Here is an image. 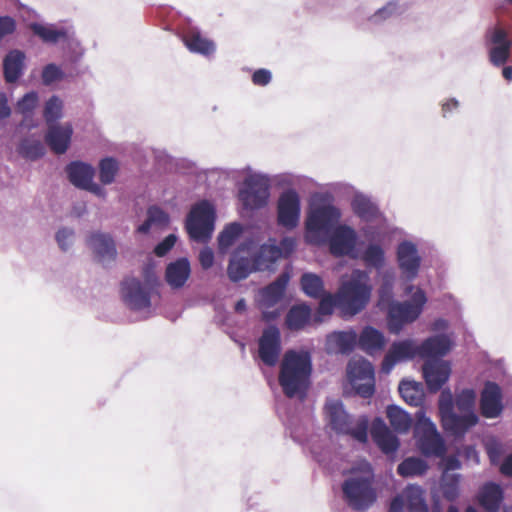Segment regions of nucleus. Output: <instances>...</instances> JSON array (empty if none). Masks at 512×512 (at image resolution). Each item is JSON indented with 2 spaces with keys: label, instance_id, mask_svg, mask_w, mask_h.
Returning a JSON list of instances; mask_svg holds the SVG:
<instances>
[{
  "label": "nucleus",
  "instance_id": "1",
  "mask_svg": "<svg viewBox=\"0 0 512 512\" xmlns=\"http://www.w3.org/2000/svg\"><path fill=\"white\" fill-rule=\"evenodd\" d=\"M313 361L306 349H288L280 362L278 382L283 394L304 401L312 384Z\"/></svg>",
  "mask_w": 512,
  "mask_h": 512
},
{
  "label": "nucleus",
  "instance_id": "2",
  "mask_svg": "<svg viewBox=\"0 0 512 512\" xmlns=\"http://www.w3.org/2000/svg\"><path fill=\"white\" fill-rule=\"evenodd\" d=\"M305 239L314 245H327L330 252L337 257H359L356 248L358 236L353 226H305Z\"/></svg>",
  "mask_w": 512,
  "mask_h": 512
},
{
  "label": "nucleus",
  "instance_id": "3",
  "mask_svg": "<svg viewBox=\"0 0 512 512\" xmlns=\"http://www.w3.org/2000/svg\"><path fill=\"white\" fill-rule=\"evenodd\" d=\"M324 413L330 428L338 435H349L360 443L368 441L369 420L361 416L356 425L340 399H328L324 405Z\"/></svg>",
  "mask_w": 512,
  "mask_h": 512
},
{
  "label": "nucleus",
  "instance_id": "4",
  "mask_svg": "<svg viewBox=\"0 0 512 512\" xmlns=\"http://www.w3.org/2000/svg\"><path fill=\"white\" fill-rule=\"evenodd\" d=\"M366 274L355 270L348 281L343 282L338 289V300L341 303V312L345 316H355L368 305L372 286L363 281Z\"/></svg>",
  "mask_w": 512,
  "mask_h": 512
},
{
  "label": "nucleus",
  "instance_id": "5",
  "mask_svg": "<svg viewBox=\"0 0 512 512\" xmlns=\"http://www.w3.org/2000/svg\"><path fill=\"white\" fill-rule=\"evenodd\" d=\"M427 302L425 292L418 288L410 300L396 301L386 307V324L390 333L398 335L406 325L415 322Z\"/></svg>",
  "mask_w": 512,
  "mask_h": 512
},
{
  "label": "nucleus",
  "instance_id": "6",
  "mask_svg": "<svg viewBox=\"0 0 512 512\" xmlns=\"http://www.w3.org/2000/svg\"><path fill=\"white\" fill-rule=\"evenodd\" d=\"M296 249V240L293 237H283L279 244L275 239L269 238L267 243H263L259 248L248 253L253 261L254 270L258 272L276 270L275 264L281 258H288Z\"/></svg>",
  "mask_w": 512,
  "mask_h": 512
},
{
  "label": "nucleus",
  "instance_id": "7",
  "mask_svg": "<svg viewBox=\"0 0 512 512\" xmlns=\"http://www.w3.org/2000/svg\"><path fill=\"white\" fill-rule=\"evenodd\" d=\"M342 497L349 508L366 512L376 502L377 494L369 478L351 476L341 484Z\"/></svg>",
  "mask_w": 512,
  "mask_h": 512
},
{
  "label": "nucleus",
  "instance_id": "8",
  "mask_svg": "<svg viewBox=\"0 0 512 512\" xmlns=\"http://www.w3.org/2000/svg\"><path fill=\"white\" fill-rule=\"evenodd\" d=\"M414 434L417 447L425 457H442L446 452L444 439L437 431L435 424L421 408L416 412Z\"/></svg>",
  "mask_w": 512,
  "mask_h": 512
},
{
  "label": "nucleus",
  "instance_id": "9",
  "mask_svg": "<svg viewBox=\"0 0 512 512\" xmlns=\"http://www.w3.org/2000/svg\"><path fill=\"white\" fill-rule=\"evenodd\" d=\"M270 187V180L264 175L252 174L245 177L238 191L242 208L246 211L264 208L270 198Z\"/></svg>",
  "mask_w": 512,
  "mask_h": 512
},
{
  "label": "nucleus",
  "instance_id": "10",
  "mask_svg": "<svg viewBox=\"0 0 512 512\" xmlns=\"http://www.w3.org/2000/svg\"><path fill=\"white\" fill-rule=\"evenodd\" d=\"M342 213L328 194L314 195L308 207L304 224H340Z\"/></svg>",
  "mask_w": 512,
  "mask_h": 512
},
{
  "label": "nucleus",
  "instance_id": "11",
  "mask_svg": "<svg viewBox=\"0 0 512 512\" xmlns=\"http://www.w3.org/2000/svg\"><path fill=\"white\" fill-rule=\"evenodd\" d=\"M254 248L255 242L252 239H247L231 254L227 266V276L231 282H240L248 278L251 273L258 272V270H254L251 257L241 254L243 252L251 253Z\"/></svg>",
  "mask_w": 512,
  "mask_h": 512
},
{
  "label": "nucleus",
  "instance_id": "12",
  "mask_svg": "<svg viewBox=\"0 0 512 512\" xmlns=\"http://www.w3.org/2000/svg\"><path fill=\"white\" fill-rule=\"evenodd\" d=\"M504 409L502 388L498 383L486 380L480 391L479 414L486 419H497Z\"/></svg>",
  "mask_w": 512,
  "mask_h": 512
},
{
  "label": "nucleus",
  "instance_id": "13",
  "mask_svg": "<svg viewBox=\"0 0 512 512\" xmlns=\"http://www.w3.org/2000/svg\"><path fill=\"white\" fill-rule=\"evenodd\" d=\"M419 357L416 341L412 338L395 340L391 343L381 363V372L389 374L396 364Z\"/></svg>",
  "mask_w": 512,
  "mask_h": 512
},
{
  "label": "nucleus",
  "instance_id": "14",
  "mask_svg": "<svg viewBox=\"0 0 512 512\" xmlns=\"http://www.w3.org/2000/svg\"><path fill=\"white\" fill-rule=\"evenodd\" d=\"M396 261L404 280L411 282L418 277L422 258L415 243L401 241L396 248Z\"/></svg>",
  "mask_w": 512,
  "mask_h": 512
},
{
  "label": "nucleus",
  "instance_id": "15",
  "mask_svg": "<svg viewBox=\"0 0 512 512\" xmlns=\"http://www.w3.org/2000/svg\"><path fill=\"white\" fill-rule=\"evenodd\" d=\"M282 351L281 333L276 325L264 328L258 340V357L267 367H274L280 359Z\"/></svg>",
  "mask_w": 512,
  "mask_h": 512
},
{
  "label": "nucleus",
  "instance_id": "16",
  "mask_svg": "<svg viewBox=\"0 0 512 512\" xmlns=\"http://www.w3.org/2000/svg\"><path fill=\"white\" fill-rule=\"evenodd\" d=\"M485 44L493 46L489 50V60L494 66H502L509 60L512 42L504 28L501 26L488 28L485 32Z\"/></svg>",
  "mask_w": 512,
  "mask_h": 512
},
{
  "label": "nucleus",
  "instance_id": "17",
  "mask_svg": "<svg viewBox=\"0 0 512 512\" xmlns=\"http://www.w3.org/2000/svg\"><path fill=\"white\" fill-rule=\"evenodd\" d=\"M121 293L124 303L134 311H140L151 306V292L143 286L140 279L126 277L121 282Z\"/></svg>",
  "mask_w": 512,
  "mask_h": 512
},
{
  "label": "nucleus",
  "instance_id": "18",
  "mask_svg": "<svg viewBox=\"0 0 512 512\" xmlns=\"http://www.w3.org/2000/svg\"><path fill=\"white\" fill-rule=\"evenodd\" d=\"M422 377L430 394L438 393L449 381L452 373L451 363L445 361H424L421 366Z\"/></svg>",
  "mask_w": 512,
  "mask_h": 512
},
{
  "label": "nucleus",
  "instance_id": "19",
  "mask_svg": "<svg viewBox=\"0 0 512 512\" xmlns=\"http://www.w3.org/2000/svg\"><path fill=\"white\" fill-rule=\"evenodd\" d=\"M453 339L446 333H436L425 338L419 345V358L424 361H444L443 358L452 350Z\"/></svg>",
  "mask_w": 512,
  "mask_h": 512
},
{
  "label": "nucleus",
  "instance_id": "20",
  "mask_svg": "<svg viewBox=\"0 0 512 512\" xmlns=\"http://www.w3.org/2000/svg\"><path fill=\"white\" fill-rule=\"evenodd\" d=\"M277 224H299L301 200L295 189L284 190L277 200Z\"/></svg>",
  "mask_w": 512,
  "mask_h": 512
},
{
  "label": "nucleus",
  "instance_id": "21",
  "mask_svg": "<svg viewBox=\"0 0 512 512\" xmlns=\"http://www.w3.org/2000/svg\"><path fill=\"white\" fill-rule=\"evenodd\" d=\"M87 245L92 250L95 259L105 268L110 267L116 260L117 249L110 234L95 232L88 236Z\"/></svg>",
  "mask_w": 512,
  "mask_h": 512
},
{
  "label": "nucleus",
  "instance_id": "22",
  "mask_svg": "<svg viewBox=\"0 0 512 512\" xmlns=\"http://www.w3.org/2000/svg\"><path fill=\"white\" fill-rule=\"evenodd\" d=\"M480 421L477 413H461L455 411L441 417V425L443 430L456 440L465 437L467 432L475 427Z\"/></svg>",
  "mask_w": 512,
  "mask_h": 512
},
{
  "label": "nucleus",
  "instance_id": "23",
  "mask_svg": "<svg viewBox=\"0 0 512 512\" xmlns=\"http://www.w3.org/2000/svg\"><path fill=\"white\" fill-rule=\"evenodd\" d=\"M70 182L76 187L103 195V189L93 183L94 169L91 165L82 162H72L66 168Z\"/></svg>",
  "mask_w": 512,
  "mask_h": 512
},
{
  "label": "nucleus",
  "instance_id": "24",
  "mask_svg": "<svg viewBox=\"0 0 512 512\" xmlns=\"http://www.w3.org/2000/svg\"><path fill=\"white\" fill-rule=\"evenodd\" d=\"M371 436L375 444L386 455H392L399 449V438L388 428L381 417L374 419L371 427Z\"/></svg>",
  "mask_w": 512,
  "mask_h": 512
},
{
  "label": "nucleus",
  "instance_id": "25",
  "mask_svg": "<svg viewBox=\"0 0 512 512\" xmlns=\"http://www.w3.org/2000/svg\"><path fill=\"white\" fill-rule=\"evenodd\" d=\"M504 498V489L494 481L485 482L478 494V501L486 512H499Z\"/></svg>",
  "mask_w": 512,
  "mask_h": 512
},
{
  "label": "nucleus",
  "instance_id": "26",
  "mask_svg": "<svg viewBox=\"0 0 512 512\" xmlns=\"http://www.w3.org/2000/svg\"><path fill=\"white\" fill-rule=\"evenodd\" d=\"M73 129L70 124H53L48 126L45 141L55 154H63L67 151Z\"/></svg>",
  "mask_w": 512,
  "mask_h": 512
},
{
  "label": "nucleus",
  "instance_id": "27",
  "mask_svg": "<svg viewBox=\"0 0 512 512\" xmlns=\"http://www.w3.org/2000/svg\"><path fill=\"white\" fill-rule=\"evenodd\" d=\"M290 280L288 271L282 272L273 282L260 291L261 303L266 308L274 307L285 295Z\"/></svg>",
  "mask_w": 512,
  "mask_h": 512
},
{
  "label": "nucleus",
  "instance_id": "28",
  "mask_svg": "<svg viewBox=\"0 0 512 512\" xmlns=\"http://www.w3.org/2000/svg\"><path fill=\"white\" fill-rule=\"evenodd\" d=\"M191 274L188 258L181 257L170 262L165 269V281L172 289H180L187 282Z\"/></svg>",
  "mask_w": 512,
  "mask_h": 512
},
{
  "label": "nucleus",
  "instance_id": "29",
  "mask_svg": "<svg viewBox=\"0 0 512 512\" xmlns=\"http://www.w3.org/2000/svg\"><path fill=\"white\" fill-rule=\"evenodd\" d=\"M386 338L373 326H365L358 335V347L368 355H374L384 349Z\"/></svg>",
  "mask_w": 512,
  "mask_h": 512
},
{
  "label": "nucleus",
  "instance_id": "30",
  "mask_svg": "<svg viewBox=\"0 0 512 512\" xmlns=\"http://www.w3.org/2000/svg\"><path fill=\"white\" fill-rule=\"evenodd\" d=\"M312 317L311 307L303 302L290 307L285 317V324L292 331L302 330L307 326Z\"/></svg>",
  "mask_w": 512,
  "mask_h": 512
},
{
  "label": "nucleus",
  "instance_id": "31",
  "mask_svg": "<svg viewBox=\"0 0 512 512\" xmlns=\"http://www.w3.org/2000/svg\"><path fill=\"white\" fill-rule=\"evenodd\" d=\"M353 212L363 221L379 222L381 213L378 206L368 197L364 195H355L351 202Z\"/></svg>",
  "mask_w": 512,
  "mask_h": 512
},
{
  "label": "nucleus",
  "instance_id": "32",
  "mask_svg": "<svg viewBox=\"0 0 512 512\" xmlns=\"http://www.w3.org/2000/svg\"><path fill=\"white\" fill-rule=\"evenodd\" d=\"M327 343L334 346L340 354L348 355L358 346V335L353 329L334 331L328 335Z\"/></svg>",
  "mask_w": 512,
  "mask_h": 512
},
{
  "label": "nucleus",
  "instance_id": "33",
  "mask_svg": "<svg viewBox=\"0 0 512 512\" xmlns=\"http://www.w3.org/2000/svg\"><path fill=\"white\" fill-rule=\"evenodd\" d=\"M183 42L189 51L202 54L204 56L212 55L215 51L214 42L204 37L197 30L187 31L183 36Z\"/></svg>",
  "mask_w": 512,
  "mask_h": 512
},
{
  "label": "nucleus",
  "instance_id": "34",
  "mask_svg": "<svg viewBox=\"0 0 512 512\" xmlns=\"http://www.w3.org/2000/svg\"><path fill=\"white\" fill-rule=\"evenodd\" d=\"M216 212L214 206L207 200H202L192 206L184 224H214Z\"/></svg>",
  "mask_w": 512,
  "mask_h": 512
},
{
  "label": "nucleus",
  "instance_id": "35",
  "mask_svg": "<svg viewBox=\"0 0 512 512\" xmlns=\"http://www.w3.org/2000/svg\"><path fill=\"white\" fill-rule=\"evenodd\" d=\"M398 391L407 404L414 407L422 405L424 400V386L421 382L403 379L399 383Z\"/></svg>",
  "mask_w": 512,
  "mask_h": 512
},
{
  "label": "nucleus",
  "instance_id": "36",
  "mask_svg": "<svg viewBox=\"0 0 512 512\" xmlns=\"http://www.w3.org/2000/svg\"><path fill=\"white\" fill-rule=\"evenodd\" d=\"M395 273L392 270H386L381 275L380 286L378 288V307L384 310L386 307L396 302L394 299Z\"/></svg>",
  "mask_w": 512,
  "mask_h": 512
},
{
  "label": "nucleus",
  "instance_id": "37",
  "mask_svg": "<svg viewBox=\"0 0 512 512\" xmlns=\"http://www.w3.org/2000/svg\"><path fill=\"white\" fill-rule=\"evenodd\" d=\"M406 509L408 512H429L424 489L416 484H409L404 489Z\"/></svg>",
  "mask_w": 512,
  "mask_h": 512
},
{
  "label": "nucleus",
  "instance_id": "38",
  "mask_svg": "<svg viewBox=\"0 0 512 512\" xmlns=\"http://www.w3.org/2000/svg\"><path fill=\"white\" fill-rule=\"evenodd\" d=\"M25 55L19 50L8 53L3 62L4 77L8 83L15 82L22 73Z\"/></svg>",
  "mask_w": 512,
  "mask_h": 512
},
{
  "label": "nucleus",
  "instance_id": "39",
  "mask_svg": "<svg viewBox=\"0 0 512 512\" xmlns=\"http://www.w3.org/2000/svg\"><path fill=\"white\" fill-rule=\"evenodd\" d=\"M367 269L377 271L384 268L386 263L385 251L380 244L369 243L360 255Z\"/></svg>",
  "mask_w": 512,
  "mask_h": 512
},
{
  "label": "nucleus",
  "instance_id": "40",
  "mask_svg": "<svg viewBox=\"0 0 512 512\" xmlns=\"http://www.w3.org/2000/svg\"><path fill=\"white\" fill-rule=\"evenodd\" d=\"M300 288L302 292L313 299H318L325 292L323 279L316 273L304 272L300 277Z\"/></svg>",
  "mask_w": 512,
  "mask_h": 512
},
{
  "label": "nucleus",
  "instance_id": "41",
  "mask_svg": "<svg viewBox=\"0 0 512 512\" xmlns=\"http://www.w3.org/2000/svg\"><path fill=\"white\" fill-rule=\"evenodd\" d=\"M429 465L420 457L410 456L405 458L397 467V473L404 477L423 476L427 473Z\"/></svg>",
  "mask_w": 512,
  "mask_h": 512
},
{
  "label": "nucleus",
  "instance_id": "42",
  "mask_svg": "<svg viewBox=\"0 0 512 512\" xmlns=\"http://www.w3.org/2000/svg\"><path fill=\"white\" fill-rule=\"evenodd\" d=\"M461 474L442 473L440 479V491L445 500L455 502L460 496Z\"/></svg>",
  "mask_w": 512,
  "mask_h": 512
},
{
  "label": "nucleus",
  "instance_id": "43",
  "mask_svg": "<svg viewBox=\"0 0 512 512\" xmlns=\"http://www.w3.org/2000/svg\"><path fill=\"white\" fill-rule=\"evenodd\" d=\"M387 418L391 427L398 433H406L412 424L410 415L398 405H388L386 409Z\"/></svg>",
  "mask_w": 512,
  "mask_h": 512
},
{
  "label": "nucleus",
  "instance_id": "44",
  "mask_svg": "<svg viewBox=\"0 0 512 512\" xmlns=\"http://www.w3.org/2000/svg\"><path fill=\"white\" fill-rule=\"evenodd\" d=\"M30 28L35 35L46 43H57L58 41L65 40L67 38L66 30L57 29L52 25L33 23Z\"/></svg>",
  "mask_w": 512,
  "mask_h": 512
},
{
  "label": "nucleus",
  "instance_id": "45",
  "mask_svg": "<svg viewBox=\"0 0 512 512\" xmlns=\"http://www.w3.org/2000/svg\"><path fill=\"white\" fill-rule=\"evenodd\" d=\"M347 374L350 382L374 379V367L367 360L349 363Z\"/></svg>",
  "mask_w": 512,
  "mask_h": 512
},
{
  "label": "nucleus",
  "instance_id": "46",
  "mask_svg": "<svg viewBox=\"0 0 512 512\" xmlns=\"http://www.w3.org/2000/svg\"><path fill=\"white\" fill-rule=\"evenodd\" d=\"M483 446L491 465L499 466L506 451L503 442L495 436H489L483 441Z\"/></svg>",
  "mask_w": 512,
  "mask_h": 512
},
{
  "label": "nucleus",
  "instance_id": "47",
  "mask_svg": "<svg viewBox=\"0 0 512 512\" xmlns=\"http://www.w3.org/2000/svg\"><path fill=\"white\" fill-rule=\"evenodd\" d=\"M477 394L473 388H463L456 393L455 404L461 413H476Z\"/></svg>",
  "mask_w": 512,
  "mask_h": 512
},
{
  "label": "nucleus",
  "instance_id": "48",
  "mask_svg": "<svg viewBox=\"0 0 512 512\" xmlns=\"http://www.w3.org/2000/svg\"><path fill=\"white\" fill-rule=\"evenodd\" d=\"M247 226H225L218 236L219 250L224 252L230 248L244 233Z\"/></svg>",
  "mask_w": 512,
  "mask_h": 512
},
{
  "label": "nucleus",
  "instance_id": "49",
  "mask_svg": "<svg viewBox=\"0 0 512 512\" xmlns=\"http://www.w3.org/2000/svg\"><path fill=\"white\" fill-rule=\"evenodd\" d=\"M18 153L29 160H36L45 153V147L40 140L24 139L18 147Z\"/></svg>",
  "mask_w": 512,
  "mask_h": 512
},
{
  "label": "nucleus",
  "instance_id": "50",
  "mask_svg": "<svg viewBox=\"0 0 512 512\" xmlns=\"http://www.w3.org/2000/svg\"><path fill=\"white\" fill-rule=\"evenodd\" d=\"M118 162L111 157L104 158L99 163V178L100 181L107 185L111 184L118 172Z\"/></svg>",
  "mask_w": 512,
  "mask_h": 512
},
{
  "label": "nucleus",
  "instance_id": "51",
  "mask_svg": "<svg viewBox=\"0 0 512 512\" xmlns=\"http://www.w3.org/2000/svg\"><path fill=\"white\" fill-rule=\"evenodd\" d=\"M63 103L57 96H52L45 104L43 116L47 125L57 124L56 121L62 115Z\"/></svg>",
  "mask_w": 512,
  "mask_h": 512
},
{
  "label": "nucleus",
  "instance_id": "52",
  "mask_svg": "<svg viewBox=\"0 0 512 512\" xmlns=\"http://www.w3.org/2000/svg\"><path fill=\"white\" fill-rule=\"evenodd\" d=\"M319 299V304L317 308V312L320 315L327 316L331 315L334 312L335 308H338L341 311V303L339 302L338 298V291L336 294L331 293H323V296H321Z\"/></svg>",
  "mask_w": 512,
  "mask_h": 512
},
{
  "label": "nucleus",
  "instance_id": "53",
  "mask_svg": "<svg viewBox=\"0 0 512 512\" xmlns=\"http://www.w3.org/2000/svg\"><path fill=\"white\" fill-rule=\"evenodd\" d=\"M438 399V410L440 418L454 412L455 398L449 387H443Z\"/></svg>",
  "mask_w": 512,
  "mask_h": 512
},
{
  "label": "nucleus",
  "instance_id": "54",
  "mask_svg": "<svg viewBox=\"0 0 512 512\" xmlns=\"http://www.w3.org/2000/svg\"><path fill=\"white\" fill-rule=\"evenodd\" d=\"M55 240L63 252H67L75 242V231L71 226H62L55 234Z\"/></svg>",
  "mask_w": 512,
  "mask_h": 512
},
{
  "label": "nucleus",
  "instance_id": "55",
  "mask_svg": "<svg viewBox=\"0 0 512 512\" xmlns=\"http://www.w3.org/2000/svg\"><path fill=\"white\" fill-rule=\"evenodd\" d=\"M38 103V95L36 92H29L25 94L22 99L17 103V111L21 113L25 120L32 115Z\"/></svg>",
  "mask_w": 512,
  "mask_h": 512
},
{
  "label": "nucleus",
  "instance_id": "56",
  "mask_svg": "<svg viewBox=\"0 0 512 512\" xmlns=\"http://www.w3.org/2000/svg\"><path fill=\"white\" fill-rule=\"evenodd\" d=\"M143 286L149 289L151 292H155L160 285L159 277L156 274L155 267L153 264H145L142 268Z\"/></svg>",
  "mask_w": 512,
  "mask_h": 512
},
{
  "label": "nucleus",
  "instance_id": "57",
  "mask_svg": "<svg viewBox=\"0 0 512 512\" xmlns=\"http://www.w3.org/2000/svg\"><path fill=\"white\" fill-rule=\"evenodd\" d=\"M191 239L197 242H207L214 232L215 226H185Z\"/></svg>",
  "mask_w": 512,
  "mask_h": 512
},
{
  "label": "nucleus",
  "instance_id": "58",
  "mask_svg": "<svg viewBox=\"0 0 512 512\" xmlns=\"http://www.w3.org/2000/svg\"><path fill=\"white\" fill-rule=\"evenodd\" d=\"M169 216L158 206H151L147 211V219L143 224H168Z\"/></svg>",
  "mask_w": 512,
  "mask_h": 512
},
{
  "label": "nucleus",
  "instance_id": "59",
  "mask_svg": "<svg viewBox=\"0 0 512 512\" xmlns=\"http://www.w3.org/2000/svg\"><path fill=\"white\" fill-rule=\"evenodd\" d=\"M365 383L359 381L350 382L356 393L362 398H370L375 392L374 379L365 380Z\"/></svg>",
  "mask_w": 512,
  "mask_h": 512
},
{
  "label": "nucleus",
  "instance_id": "60",
  "mask_svg": "<svg viewBox=\"0 0 512 512\" xmlns=\"http://www.w3.org/2000/svg\"><path fill=\"white\" fill-rule=\"evenodd\" d=\"M61 77L62 71L55 64L46 65L42 71V80L45 85H50Z\"/></svg>",
  "mask_w": 512,
  "mask_h": 512
},
{
  "label": "nucleus",
  "instance_id": "61",
  "mask_svg": "<svg viewBox=\"0 0 512 512\" xmlns=\"http://www.w3.org/2000/svg\"><path fill=\"white\" fill-rule=\"evenodd\" d=\"M176 240L174 234H169L155 246L154 253L158 257H164L174 247Z\"/></svg>",
  "mask_w": 512,
  "mask_h": 512
},
{
  "label": "nucleus",
  "instance_id": "62",
  "mask_svg": "<svg viewBox=\"0 0 512 512\" xmlns=\"http://www.w3.org/2000/svg\"><path fill=\"white\" fill-rule=\"evenodd\" d=\"M198 259L202 269L209 270L214 265L215 261L213 250L208 246L202 248L199 252Z\"/></svg>",
  "mask_w": 512,
  "mask_h": 512
},
{
  "label": "nucleus",
  "instance_id": "63",
  "mask_svg": "<svg viewBox=\"0 0 512 512\" xmlns=\"http://www.w3.org/2000/svg\"><path fill=\"white\" fill-rule=\"evenodd\" d=\"M272 78L271 72L267 69H258L252 74V82L257 86H266Z\"/></svg>",
  "mask_w": 512,
  "mask_h": 512
},
{
  "label": "nucleus",
  "instance_id": "64",
  "mask_svg": "<svg viewBox=\"0 0 512 512\" xmlns=\"http://www.w3.org/2000/svg\"><path fill=\"white\" fill-rule=\"evenodd\" d=\"M442 465V473H450V471H455L462 468V462L456 455H448L445 458H443Z\"/></svg>",
  "mask_w": 512,
  "mask_h": 512
}]
</instances>
